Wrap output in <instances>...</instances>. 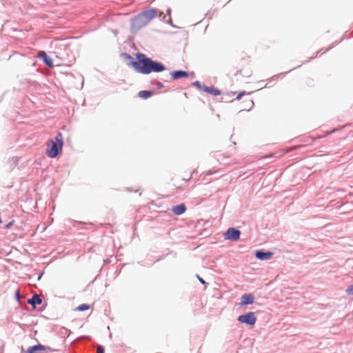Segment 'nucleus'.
<instances>
[{
  "mask_svg": "<svg viewBox=\"0 0 353 353\" xmlns=\"http://www.w3.org/2000/svg\"><path fill=\"white\" fill-rule=\"evenodd\" d=\"M122 56L125 59L130 60L129 66L133 68L137 72L143 74H149L151 72H161L166 69L162 63L154 61L142 53H137V61L128 53L124 52L122 54Z\"/></svg>",
  "mask_w": 353,
  "mask_h": 353,
  "instance_id": "f257e3e1",
  "label": "nucleus"
},
{
  "mask_svg": "<svg viewBox=\"0 0 353 353\" xmlns=\"http://www.w3.org/2000/svg\"><path fill=\"white\" fill-rule=\"evenodd\" d=\"M63 146V135L58 132L54 139H50L47 143L46 154L50 158H55L62 152Z\"/></svg>",
  "mask_w": 353,
  "mask_h": 353,
  "instance_id": "f03ea898",
  "label": "nucleus"
},
{
  "mask_svg": "<svg viewBox=\"0 0 353 353\" xmlns=\"http://www.w3.org/2000/svg\"><path fill=\"white\" fill-rule=\"evenodd\" d=\"M148 21L143 17L141 13L139 14L131 22L132 31H137L145 26L148 24Z\"/></svg>",
  "mask_w": 353,
  "mask_h": 353,
  "instance_id": "7ed1b4c3",
  "label": "nucleus"
},
{
  "mask_svg": "<svg viewBox=\"0 0 353 353\" xmlns=\"http://www.w3.org/2000/svg\"><path fill=\"white\" fill-rule=\"evenodd\" d=\"M237 320L239 322L247 324L248 325H254L256 323V318L253 312H250L245 314L240 315Z\"/></svg>",
  "mask_w": 353,
  "mask_h": 353,
  "instance_id": "20e7f679",
  "label": "nucleus"
},
{
  "mask_svg": "<svg viewBox=\"0 0 353 353\" xmlns=\"http://www.w3.org/2000/svg\"><path fill=\"white\" fill-rule=\"evenodd\" d=\"M241 232L234 228H230L225 234V239L232 241H236L239 239Z\"/></svg>",
  "mask_w": 353,
  "mask_h": 353,
  "instance_id": "39448f33",
  "label": "nucleus"
},
{
  "mask_svg": "<svg viewBox=\"0 0 353 353\" xmlns=\"http://www.w3.org/2000/svg\"><path fill=\"white\" fill-rule=\"evenodd\" d=\"M145 20L149 23L157 14V10L152 8L141 12Z\"/></svg>",
  "mask_w": 353,
  "mask_h": 353,
  "instance_id": "423d86ee",
  "label": "nucleus"
},
{
  "mask_svg": "<svg viewBox=\"0 0 353 353\" xmlns=\"http://www.w3.org/2000/svg\"><path fill=\"white\" fill-rule=\"evenodd\" d=\"M272 252L263 250H257L255 253L256 258L261 261L268 260L272 256Z\"/></svg>",
  "mask_w": 353,
  "mask_h": 353,
  "instance_id": "0eeeda50",
  "label": "nucleus"
},
{
  "mask_svg": "<svg viewBox=\"0 0 353 353\" xmlns=\"http://www.w3.org/2000/svg\"><path fill=\"white\" fill-rule=\"evenodd\" d=\"M170 74L174 80H177L181 78H188L189 77L188 72L183 70L173 71L171 72Z\"/></svg>",
  "mask_w": 353,
  "mask_h": 353,
  "instance_id": "6e6552de",
  "label": "nucleus"
},
{
  "mask_svg": "<svg viewBox=\"0 0 353 353\" xmlns=\"http://www.w3.org/2000/svg\"><path fill=\"white\" fill-rule=\"evenodd\" d=\"M254 297L252 294H244L242 295L241 298V303L240 304L241 305H250V304H252L254 303Z\"/></svg>",
  "mask_w": 353,
  "mask_h": 353,
  "instance_id": "1a4fd4ad",
  "label": "nucleus"
},
{
  "mask_svg": "<svg viewBox=\"0 0 353 353\" xmlns=\"http://www.w3.org/2000/svg\"><path fill=\"white\" fill-rule=\"evenodd\" d=\"M39 57L42 59L43 62L49 67L53 66L52 59L48 56L44 51L39 52Z\"/></svg>",
  "mask_w": 353,
  "mask_h": 353,
  "instance_id": "9d476101",
  "label": "nucleus"
},
{
  "mask_svg": "<svg viewBox=\"0 0 353 353\" xmlns=\"http://www.w3.org/2000/svg\"><path fill=\"white\" fill-rule=\"evenodd\" d=\"M28 303L33 307H35L37 305H40L42 303V299L38 294H35L31 299L28 300Z\"/></svg>",
  "mask_w": 353,
  "mask_h": 353,
  "instance_id": "9b49d317",
  "label": "nucleus"
},
{
  "mask_svg": "<svg viewBox=\"0 0 353 353\" xmlns=\"http://www.w3.org/2000/svg\"><path fill=\"white\" fill-rule=\"evenodd\" d=\"M186 210L185 205L183 203L175 205L172 208V212L176 215H181L183 214Z\"/></svg>",
  "mask_w": 353,
  "mask_h": 353,
  "instance_id": "f8f14e48",
  "label": "nucleus"
},
{
  "mask_svg": "<svg viewBox=\"0 0 353 353\" xmlns=\"http://www.w3.org/2000/svg\"><path fill=\"white\" fill-rule=\"evenodd\" d=\"M203 91L213 96H218L221 94V91L219 89L215 88L214 86L208 87L205 85Z\"/></svg>",
  "mask_w": 353,
  "mask_h": 353,
  "instance_id": "ddd939ff",
  "label": "nucleus"
},
{
  "mask_svg": "<svg viewBox=\"0 0 353 353\" xmlns=\"http://www.w3.org/2000/svg\"><path fill=\"white\" fill-rule=\"evenodd\" d=\"M153 93L154 92L152 90H141L139 92L138 95L140 98L147 99L152 96Z\"/></svg>",
  "mask_w": 353,
  "mask_h": 353,
  "instance_id": "4468645a",
  "label": "nucleus"
},
{
  "mask_svg": "<svg viewBox=\"0 0 353 353\" xmlns=\"http://www.w3.org/2000/svg\"><path fill=\"white\" fill-rule=\"evenodd\" d=\"M89 308H90V305H89L83 303V304H81V305H79L77 307V310L80 311V312H83V311H85V310H88Z\"/></svg>",
  "mask_w": 353,
  "mask_h": 353,
  "instance_id": "2eb2a0df",
  "label": "nucleus"
},
{
  "mask_svg": "<svg viewBox=\"0 0 353 353\" xmlns=\"http://www.w3.org/2000/svg\"><path fill=\"white\" fill-rule=\"evenodd\" d=\"M192 85L196 87L197 88L199 89H201V90H204V87H205V85L204 84H202L200 81H196L192 83Z\"/></svg>",
  "mask_w": 353,
  "mask_h": 353,
  "instance_id": "dca6fc26",
  "label": "nucleus"
},
{
  "mask_svg": "<svg viewBox=\"0 0 353 353\" xmlns=\"http://www.w3.org/2000/svg\"><path fill=\"white\" fill-rule=\"evenodd\" d=\"M345 292L348 295H353V284L345 290Z\"/></svg>",
  "mask_w": 353,
  "mask_h": 353,
  "instance_id": "f3484780",
  "label": "nucleus"
},
{
  "mask_svg": "<svg viewBox=\"0 0 353 353\" xmlns=\"http://www.w3.org/2000/svg\"><path fill=\"white\" fill-rule=\"evenodd\" d=\"M97 353H104V348L102 345L97 346Z\"/></svg>",
  "mask_w": 353,
  "mask_h": 353,
  "instance_id": "a211bd4d",
  "label": "nucleus"
},
{
  "mask_svg": "<svg viewBox=\"0 0 353 353\" xmlns=\"http://www.w3.org/2000/svg\"><path fill=\"white\" fill-rule=\"evenodd\" d=\"M155 85L157 89H162L164 87V85L158 81L156 82Z\"/></svg>",
  "mask_w": 353,
  "mask_h": 353,
  "instance_id": "6ab92c4d",
  "label": "nucleus"
},
{
  "mask_svg": "<svg viewBox=\"0 0 353 353\" xmlns=\"http://www.w3.org/2000/svg\"><path fill=\"white\" fill-rule=\"evenodd\" d=\"M197 278H198V280L199 281V282L205 285H207V283L202 279L201 278L199 275H197Z\"/></svg>",
  "mask_w": 353,
  "mask_h": 353,
  "instance_id": "aec40b11",
  "label": "nucleus"
},
{
  "mask_svg": "<svg viewBox=\"0 0 353 353\" xmlns=\"http://www.w3.org/2000/svg\"><path fill=\"white\" fill-rule=\"evenodd\" d=\"M245 94V92H240L238 96L236 97V99H240L241 98L242 96H243L244 94Z\"/></svg>",
  "mask_w": 353,
  "mask_h": 353,
  "instance_id": "412c9836",
  "label": "nucleus"
},
{
  "mask_svg": "<svg viewBox=\"0 0 353 353\" xmlns=\"http://www.w3.org/2000/svg\"><path fill=\"white\" fill-rule=\"evenodd\" d=\"M16 296H17V299H19L20 295H19V291L17 292Z\"/></svg>",
  "mask_w": 353,
  "mask_h": 353,
  "instance_id": "4be33fe9",
  "label": "nucleus"
},
{
  "mask_svg": "<svg viewBox=\"0 0 353 353\" xmlns=\"http://www.w3.org/2000/svg\"><path fill=\"white\" fill-rule=\"evenodd\" d=\"M166 12H167V14H168L170 15V13H171V9H170V8H168V9L166 10Z\"/></svg>",
  "mask_w": 353,
  "mask_h": 353,
  "instance_id": "5701e85b",
  "label": "nucleus"
},
{
  "mask_svg": "<svg viewBox=\"0 0 353 353\" xmlns=\"http://www.w3.org/2000/svg\"><path fill=\"white\" fill-rule=\"evenodd\" d=\"M12 225V222L9 223L6 225V228H9V227H10V225Z\"/></svg>",
  "mask_w": 353,
  "mask_h": 353,
  "instance_id": "b1692460",
  "label": "nucleus"
}]
</instances>
